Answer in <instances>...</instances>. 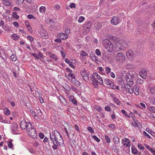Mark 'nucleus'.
Masks as SVG:
<instances>
[{
  "mask_svg": "<svg viewBox=\"0 0 155 155\" xmlns=\"http://www.w3.org/2000/svg\"><path fill=\"white\" fill-rule=\"evenodd\" d=\"M137 150L134 147H132V152L134 154H136L137 153Z\"/></svg>",
  "mask_w": 155,
  "mask_h": 155,
  "instance_id": "864d4df0",
  "label": "nucleus"
},
{
  "mask_svg": "<svg viewBox=\"0 0 155 155\" xmlns=\"http://www.w3.org/2000/svg\"><path fill=\"white\" fill-rule=\"evenodd\" d=\"M132 85H131L130 84H127L126 87L127 91L130 94L132 93Z\"/></svg>",
  "mask_w": 155,
  "mask_h": 155,
  "instance_id": "4be33fe9",
  "label": "nucleus"
},
{
  "mask_svg": "<svg viewBox=\"0 0 155 155\" xmlns=\"http://www.w3.org/2000/svg\"><path fill=\"white\" fill-rule=\"evenodd\" d=\"M134 55L133 52L131 50H129L126 54V56L128 58L133 57Z\"/></svg>",
  "mask_w": 155,
  "mask_h": 155,
  "instance_id": "393cba45",
  "label": "nucleus"
},
{
  "mask_svg": "<svg viewBox=\"0 0 155 155\" xmlns=\"http://www.w3.org/2000/svg\"><path fill=\"white\" fill-rule=\"evenodd\" d=\"M122 143L126 147H130V141L128 138H124L122 140Z\"/></svg>",
  "mask_w": 155,
  "mask_h": 155,
  "instance_id": "ddd939ff",
  "label": "nucleus"
},
{
  "mask_svg": "<svg viewBox=\"0 0 155 155\" xmlns=\"http://www.w3.org/2000/svg\"><path fill=\"white\" fill-rule=\"evenodd\" d=\"M68 76L66 75V77L73 84L76 86H79L80 85V82L77 80L74 75L71 73L68 74Z\"/></svg>",
  "mask_w": 155,
  "mask_h": 155,
  "instance_id": "20e7f679",
  "label": "nucleus"
},
{
  "mask_svg": "<svg viewBox=\"0 0 155 155\" xmlns=\"http://www.w3.org/2000/svg\"><path fill=\"white\" fill-rule=\"evenodd\" d=\"M113 141L114 143L117 144L119 142V139L117 136H115L113 138Z\"/></svg>",
  "mask_w": 155,
  "mask_h": 155,
  "instance_id": "c756f323",
  "label": "nucleus"
},
{
  "mask_svg": "<svg viewBox=\"0 0 155 155\" xmlns=\"http://www.w3.org/2000/svg\"><path fill=\"white\" fill-rule=\"evenodd\" d=\"M103 44L107 51L111 52L114 50V46L108 40L105 39L103 41Z\"/></svg>",
  "mask_w": 155,
  "mask_h": 155,
  "instance_id": "7ed1b4c3",
  "label": "nucleus"
},
{
  "mask_svg": "<svg viewBox=\"0 0 155 155\" xmlns=\"http://www.w3.org/2000/svg\"><path fill=\"white\" fill-rule=\"evenodd\" d=\"M92 138L97 142H99L100 141V140L96 136L94 135L92 136Z\"/></svg>",
  "mask_w": 155,
  "mask_h": 155,
  "instance_id": "5fc2aeb1",
  "label": "nucleus"
},
{
  "mask_svg": "<svg viewBox=\"0 0 155 155\" xmlns=\"http://www.w3.org/2000/svg\"><path fill=\"white\" fill-rule=\"evenodd\" d=\"M105 138L107 143H110L111 141L110 137L107 135H106L105 136Z\"/></svg>",
  "mask_w": 155,
  "mask_h": 155,
  "instance_id": "37998d69",
  "label": "nucleus"
},
{
  "mask_svg": "<svg viewBox=\"0 0 155 155\" xmlns=\"http://www.w3.org/2000/svg\"><path fill=\"white\" fill-rule=\"evenodd\" d=\"M2 28L3 29L7 31H10L11 30L10 27L7 25H5V26H4Z\"/></svg>",
  "mask_w": 155,
  "mask_h": 155,
  "instance_id": "58836bf2",
  "label": "nucleus"
},
{
  "mask_svg": "<svg viewBox=\"0 0 155 155\" xmlns=\"http://www.w3.org/2000/svg\"><path fill=\"white\" fill-rule=\"evenodd\" d=\"M124 76V75H123L124 77V79L126 80L127 83V84L133 85V78L129 74H127V75Z\"/></svg>",
  "mask_w": 155,
  "mask_h": 155,
  "instance_id": "9d476101",
  "label": "nucleus"
},
{
  "mask_svg": "<svg viewBox=\"0 0 155 155\" xmlns=\"http://www.w3.org/2000/svg\"><path fill=\"white\" fill-rule=\"evenodd\" d=\"M148 109L152 113L155 112V107H149Z\"/></svg>",
  "mask_w": 155,
  "mask_h": 155,
  "instance_id": "a19ab883",
  "label": "nucleus"
},
{
  "mask_svg": "<svg viewBox=\"0 0 155 155\" xmlns=\"http://www.w3.org/2000/svg\"><path fill=\"white\" fill-rule=\"evenodd\" d=\"M58 37L62 40H65L68 38V35L65 33H59L58 35Z\"/></svg>",
  "mask_w": 155,
  "mask_h": 155,
  "instance_id": "6ab92c4d",
  "label": "nucleus"
},
{
  "mask_svg": "<svg viewBox=\"0 0 155 155\" xmlns=\"http://www.w3.org/2000/svg\"><path fill=\"white\" fill-rule=\"evenodd\" d=\"M143 133L147 137L150 139L151 138V137L146 131H143Z\"/></svg>",
  "mask_w": 155,
  "mask_h": 155,
  "instance_id": "4d7b16f0",
  "label": "nucleus"
},
{
  "mask_svg": "<svg viewBox=\"0 0 155 155\" xmlns=\"http://www.w3.org/2000/svg\"><path fill=\"white\" fill-rule=\"evenodd\" d=\"M46 22L49 25L51 26H53L54 25V21L49 18H48L46 20Z\"/></svg>",
  "mask_w": 155,
  "mask_h": 155,
  "instance_id": "bb28decb",
  "label": "nucleus"
},
{
  "mask_svg": "<svg viewBox=\"0 0 155 155\" xmlns=\"http://www.w3.org/2000/svg\"><path fill=\"white\" fill-rule=\"evenodd\" d=\"M0 121L3 123H8L10 122L9 120H6L4 117H0Z\"/></svg>",
  "mask_w": 155,
  "mask_h": 155,
  "instance_id": "c85d7f7f",
  "label": "nucleus"
},
{
  "mask_svg": "<svg viewBox=\"0 0 155 155\" xmlns=\"http://www.w3.org/2000/svg\"><path fill=\"white\" fill-rule=\"evenodd\" d=\"M20 126L22 129L26 130L29 129V127H31V124L30 122H26L25 120H22L20 123Z\"/></svg>",
  "mask_w": 155,
  "mask_h": 155,
  "instance_id": "423d86ee",
  "label": "nucleus"
},
{
  "mask_svg": "<svg viewBox=\"0 0 155 155\" xmlns=\"http://www.w3.org/2000/svg\"><path fill=\"white\" fill-rule=\"evenodd\" d=\"M121 112L126 117L128 118H130V116L128 115L127 113L124 110H121Z\"/></svg>",
  "mask_w": 155,
  "mask_h": 155,
  "instance_id": "49530a36",
  "label": "nucleus"
},
{
  "mask_svg": "<svg viewBox=\"0 0 155 155\" xmlns=\"http://www.w3.org/2000/svg\"><path fill=\"white\" fill-rule=\"evenodd\" d=\"M105 72L107 74H108L110 72L111 69L109 67H105Z\"/></svg>",
  "mask_w": 155,
  "mask_h": 155,
  "instance_id": "6e6d98bb",
  "label": "nucleus"
},
{
  "mask_svg": "<svg viewBox=\"0 0 155 155\" xmlns=\"http://www.w3.org/2000/svg\"><path fill=\"white\" fill-rule=\"evenodd\" d=\"M132 93H134L136 95L139 94V91L140 90L139 87L137 85H134L132 89Z\"/></svg>",
  "mask_w": 155,
  "mask_h": 155,
  "instance_id": "f3484780",
  "label": "nucleus"
},
{
  "mask_svg": "<svg viewBox=\"0 0 155 155\" xmlns=\"http://www.w3.org/2000/svg\"><path fill=\"white\" fill-rule=\"evenodd\" d=\"M95 53L98 56L100 55L101 54V51L98 49H97L96 50Z\"/></svg>",
  "mask_w": 155,
  "mask_h": 155,
  "instance_id": "e2e57ef3",
  "label": "nucleus"
},
{
  "mask_svg": "<svg viewBox=\"0 0 155 155\" xmlns=\"http://www.w3.org/2000/svg\"><path fill=\"white\" fill-rule=\"evenodd\" d=\"M136 82L137 84H141L143 83V79L139 78L137 79Z\"/></svg>",
  "mask_w": 155,
  "mask_h": 155,
  "instance_id": "8fccbe9b",
  "label": "nucleus"
},
{
  "mask_svg": "<svg viewBox=\"0 0 155 155\" xmlns=\"http://www.w3.org/2000/svg\"><path fill=\"white\" fill-rule=\"evenodd\" d=\"M128 46L127 42L122 40V42L121 43L120 50H124Z\"/></svg>",
  "mask_w": 155,
  "mask_h": 155,
  "instance_id": "aec40b11",
  "label": "nucleus"
},
{
  "mask_svg": "<svg viewBox=\"0 0 155 155\" xmlns=\"http://www.w3.org/2000/svg\"><path fill=\"white\" fill-rule=\"evenodd\" d=\"M12 15L13 17L17 19H18L19 18V16L17 14L16 12H13L12 14Z\"/></svg>",
  "mask_w": 155,
  "mask_h": 155,
  "instance_id": "603ef678",
  "label": "nucleus"
},
{
  "mask_svg": "<svg viewBox=\"0 0 155 155\" xmlns=\"http://www.w3.org/2000/svg\"><path fill=\"white\" fill-rule=\"evenodd\" d=\"M121 21V20L117 16H115L112 17L110 21L111 24L114 25H117Z\"/></svg>",
  "mask_w": 155,
  "mask_h": 155,
  "instance_id": "6e6552de",
  "label": "nucleus"
},
{
  "mask_svg": "<svg viewBox=\"0 0 155 155\" xmlns=\"http://www.w3.org/2000/svg\"><path fill=\"white\" fill-rule=\"evenodd\" d=\"M87 129L91 133H92L94 132V130L91 127H87Z\"/></svg>",
  "mask_w": 155,
  "mask_h": 155,
  "instance_id": "69168bd1",
  "label": "nucleus"
},
{
  "mask_svg": "<svg viewBox=\"0 0 155 155\" xmlns=\"http://www.w3.org/2000/svg\"><path fill=\"white\" fill-rule=\"evenodd\" d=\"M51 58L55 61H57L58 60L57 56L55 54H52L51 56Z\"/></svg>",
  "mask_w": 155,
  "mask_h": 155,
  "instance_id": "a18cd8bd",
  "label": "nucleus"
},
{
  "mask_svg": "<svg viewBox=\"0 0 155 155\" xmlns=\"http://www.w3.org/2000/svg\"><path fill=\"white\" fill-rule=\"evenodd\" d=\"M18 126L17 124L15 123L12 124L11 126V130L12 131V133L13 134H17L16 131L18 130Z\"/></svg>",
  "mask_w": 155,
  "mask_h": 155,
  "instance_id": "9b49d317",
  "label": "nucleus"
},
{
  "mask_svg": "<svg viewBox=\"0 0 155 155\" xmlns=\"http://www.w3.org/2000/svg\"><path fill=\"white\" fill-rule=\"evenodd\" d=\"M40 34L42 38L46 39L48 38V33L45 30H42L41 31Z\"/></svg>",
  "mask_w": 155,
  "mask_h": 155,
  "instance_id": "a211bd4d",
  "label": "nucleus"
},
{
  "mask_svg": "<svg viewBox=\"0 0 155 155\" xmlns=\"http://www.w3.org/2000/svg\"><path fill=\"white\" fill-rule=\"evenodd\" d=\"M84 18L82 16L79 17L78 21L79 23L82 22L84 20Z\"/></svg>",
  "mask_w": 155,
  "mask_h": 155,
  "instance_id": "09e8293b",
  "label": "nucleus"
},
{
  "mask_svg": "<svg viewBox=\"0 0 155 155\" xmlns=\"http://www.w3.org/2000/svg\"><path fill=\"white\" fill-rule=\"evenodd\" d=\"M28 134L33 138L37 136V132L34 127L31 125V127H29L27 130Z\"/></svg>",
  "mask_w": 155,
  "mask_h": 155,
  "instance_id": "39448f33",
  "label": "nucleus"
},
{
  "mask_svg": "<svg viewBox=\"0 0 155 155\" xmlns=\"http://www.w3.org/2000/svg\"><path fill=\"white\" fill-rule=\"evenodd\" d=\"M150 101L152 105H153L155 106V98H151L150 99Z\"/></svg>",
  "mask_w": 155,
  "mask_h": 155,
  "instance_id": "c03bdc74",
  "label": "nucleus"
},
{
  "mask_svg": "<svg viewBox=\"0 0 155 155\" xmlns=\"http://www.w3.org/2000/svg\"><path fill=\"white\" fill-rule=\"evenodd\" d=\"M95 28L97 30H100L101 28V25L100 23H96L94 25Z\"/></svg>",
  "mask_w": 155,
  "mask_h": 155,
  "instance_id": "cd10ccee",
  "label": "nucleus"
},
{
  "mask_svg": "<svg viewBox=\"0 0 155 155\" xmlns=\"http://www.w3.org/2000/svg\"><path fill=\"white\" fill-rule=\"evenodd\" d=\"M132 124L135 127H138V121L137 120L136 121H134V122H131Z\"/></svg>",
  "mask_w": 155,
  "mask_h": 155,
  "instance_id": "3c124183",
  "label": "nucleus"
},
{
  "mask_svg": "<svg viewBox=\"0 0 155 155\" xmlns=\"http://www.w3.org/2000/svg\"><path fill=\"white\" fill-rule=\"evenodd\" d=\"M108 127L110 128L112 130H114L115 129V126L114 124H110L108 126Z\"/></svg>",
  "mask_w": 155,
  "mask_h": 155,
  "instance_id": "bf43d9fd",
  "label": "nucleus"
},
{
  "mask_svg": "<svg viewBox=\"0 0 155 155\" xmlns=\"http://www.w3.org/2000/svg\"><path fill=\"white\" fill-rule=\"evenodd\" d=\"M104 83L106 85L111 88L112 89H115L114 85L113 82L109 79L106 78L104 80Z\"/></svg>",
  "mask_w": 155,
  "mask_h": 155,
  "instance_id": "f8f14e48",
  "label": "nucleus"
},
{
  "mask_svg": "<svg viewBox=\"0 0 155 155\" xmlns=\"http://www.w3.org/2000/svg\"><path fill=\"white\" fill-rule=\"evenodd\" d=\"M32 55L35 58L37 59H40L41 60V58H42L43 55L42 53L40 51L38 52V54H37L36 53H34L32 54Z\"/></svg>",
  "mask_w": 155,
  "mask_h": 155,
  "instance_id": "412c9836",
  "label": "nucleus"
},
{
  "mask_svg": "<svg viewBox=\"0 0 155 155\" xmlns=\"http://www.w3.org/2000/svg\"><path fill=\"white\" fill-rule=\"evenodd\" d=\"M50 139L53 143L52 148L56 150L58 148V144L60 146H62L64 142L62 137L60 133L58 130H55L53 133L50 134Z\"/></svg>",
  "mask_w": 155,
  "mask_h": 155,
  "instance_id": "f257e3e1",
  "label": "nucleus"
},
{
  "mask_svg": "<svg viewBox=\"0 0 155 155\" xmlns=\"http://www.w3.org/2000/svg\"><path fill=\"white\" fill-rule=\"evenodd\" d=\"M58 98L61 103L64 105H66L67 104V101L64 97L62 96H59Z\"/></svg>",
  "mask_w": 155,
  "mask_h": 155,
  "instance_id": "b1692460",
  "label": "nucleus"
},
{
  "mask_svg": "<svg viewBox=\"0 0 155 155\" xmlns=\"http://www.w3.org/2000/svg\"><path fill=\"white\" fill-rule=\"evenodd\" d=\"M45 6H41L39 8V11L41 13H45Z\"/></svg>",
  "mask_w": 155,
  "mask_h": 155,
  "instance_id": "c9c22d12",
  "label": "nucleus"
},
{
  "mask_svg": "<svg viewBox=\"0 0 155 155\" xmlns=\"http://www.w3.org/2000/svg\"><path fill=\"white\" fill-rule=\"evenodd\" d=\"M64 87L67 91H70L71 89L70 87L67 84H65L64 85Z\"/></svg>",
  "mask_w": 155,
  "mask_h": 155,
  "instance_id": "ea45409f",
  "label": "nucleus"
},
{
  "mask_svg": "<svg viewBox=\"0 0 155 155\" xmlns=\"http://www.w3.org/2000/svg\"><path fill=\"white\" fill-rule=\"evenodd\" d=\"M93 84L95 88L98 87V83L101 85L103 84V82L101 77L97 73H94L90 76Z\"/></svg>",
  "mask_w": 155,
  "mask_h": 155,
  "instance_id": "f03ea898",
  "label": "nucleus"
},
{
  "mask_svg": "<svg viewBox=\"0 0 155 155\" xmlns=\"http://www.w3.org/2000/svg\"><path fill=\"white\" fill-rule=\"evenodd\" d=\"M7 144H8V147L11 149H13L14 148L13 145L11 141H8L7 142Z\"/></svg>",
  "mask_w": 155,
  "mask_h": 155,
  "instance_id": "f704fd0d",
  "label": "nucleus"
},
{
  "mask_svg": "<svg viewBox=\"0 0 155 155\" xmlns=\"http://www.w3.org/2000/svg\"><path fill=\"white\" fill-rule=\"evenodd\" d=\"M92 59L95 62H97L98 61V57L96 56H94V57L93 58V57Z\"/></svg>",
  "mask_w": 155,
  "mask_h": 155,
  "instance_id": "680f3d73",
  "label": "nucleus"
},
{
  "mask_svg": "<svg viewBox=\"0 0 155 155\" xmlns=\"http://www.w3.org/2000/svg\"><path fill=\"white\" fill-rule=\"evenodd\" d=\"M60 53L63 58H64L66 57V54L65 52L63 51H60Z\"/></svg>",
  "mask_w": 155,
  "mask_h": 155,
  "instance_id": "338daca9",
  "label": "nucleus"
},
{
  "mask_svg": "<svg viewBox=\"0 0 155 155\" xmlns=\"http://www.w3.org/2000/svg\"><path fill=\"white\" fill-rule=\"evenodd\" d=\"M71 89L75 93H77L78 92V90L77 88L74 86H71Z\"/></svg>",
  "mask_w": 155,
  "mask_h": 155,
  "instance_id": "13d9d810",
  "label": "nucleus"
},
{
  "mask_svg": "<svg viewBox=\"0 0 155 155\" xmlns=\"http://www.w3.org/2000/svg\"><path fill=\"white\" fill-rule=\"evenodd\" d=\"M140 77L143 79H145L147 77V71L145 69H142L140 72Z\"/></svg>",
  "mask_w": 155,
  "mask_h": 155,
  "instance_id": "2eb2a0df",
  "label": "nucleus"
},
{
  "mask_svg": "<svg viewBox=\"0 0 155 155\" xmlns=\"http://www.w3.org/2000/svg\"><path fill=\"white\" fill-rule=\"evenodd\" d=\"M12 38L15 40H17L19 38V37L16 34H13L11 35Z\"/></svg>",
  "mask_w": 155,
  "mask_h": 155,
  "instance_id": "473e14b6",
  "label": "nucleus"
},
{
  "mask_svg": "<svg viewBox=\"0 0 155 155\" xmlns=\"http://www.w3.org/2000/svg\"><path fill=\"white\" fill-rule=\"evenodd\" d=\"M2 3L6 6H10L11 5V3L9 1V0H1Z\"/></svg>",
  "mask_w": 155,
  "mask_h": 155,
  "instance_id": "a878e982",
  "label": "nucleus"
},
{
  "mask_svg": "<svg viewBox=\"0 0 155 155\" xmlns=\"http://www.w3.org/2000/svg\"><path fill=\"white\" fill-rule=\"evenodd\" d=\"M81 74L85 81H88L89 74L84 69H83L81 70Z\"/></svg>",
  "mask_w": 155,
  "mask_h": 155,
  "instance_id": "1a4fd4ad",
  "label": "nucleus"
},
{
  "mask_svg": "<svg viewBox=\"0 0 155 155\" xmlns=\"http://www.w3.org/2000/svg\"><path fill=\"white\" fill-rule=\"evenodd\" d=\"M122 42V40H120L115 42L114 45V51H119L120 50L121 43Z\"/></svg>",
  "mask_w": 155,
  "mask_h": 155,
  "instance_id": "4468645a",
  "label": "nucleus"
},
{
  "mask_svg": "<svg viewBox=\"0 0 155 155\" xmlns=\"http://www.w3.org/2000/svg\"><path fill=\"white\" fill-rule=\"evenodd\" d=\"M68 98L69 100L71 101L73 104L75 105L77 104V101L75 98L73 96L70 94L69 93H68Z\"/></svg>",
  "mask_w": 155,
  "mask_h": 155,
  "instance_id": "dca6fc26",
  "label": "nucleus"
},
{
  "mask_svg": "<svg viewBox=\"0 0 155 155\" xmlns=\"http://www.w3.org/2000/svg\"><path fill=\"white\" fill-rule=\"evenodd\" d=\"M113 100L115 102V103L117 105H120V102L119 101L118 99H117L116 97H114L113 98Z\"/></svg>",
  "mask_w": 155,
  "mask_h": 155,
  "instance_id": "e433bc0d",
  "label": "nucleus"
},
{
  "mask_svg": "<svg viewBox=\"0 0 155 155\" xmlns=\"http://www.w3.org/2000/svg\"><path fill=\"white\" fill-rule=\"evenodd\" d=\"M150 91L151 94H155V86L150 87Z\"/></svg>",
  "mask_w": 155,
  "mask_h": 155,
  "instance_id": "72a5a7b5",
  "label": "nucleus"
},
{
  "mask_svg": "<svg viewBox=\"0 0 155 155\" xmlns=\"http://www.w3.org/2000/svg\"><path fill=\"white\" fill-rule=\"evenodd\" d=\"M137 146L141 150H144V147L143 145L140 144H138L137 145Z\"/></svg>",
  "mask_w": 155,
  "mask_h": 155,
  "instance_id": "052dcab7",
  "label": "nucleus"
},
{
  "mask_svg": "<svg viewBox=\"0 0 155 155\" xmlns=\"http://www.w3.org/2000/svg\"><path fill=\"white\" fill-rule=\"evenodd\" d=\"M25 25L29 32L31 33H32V30L29 22L28 21H25Z\"/></svg>",
  "mask_w": 155,
  "mask_h": 155,
  "instance_id": "5701e85b",
  "label": "nucleus"
},
{
  "mask_svg": "<svg viewBox=\"0 0 155 155\" xmlns=\"http://www.w3.org/2000/svg\"><path fill=\"white\" fill-rule=\"evenodd\" d=\"M12 59V61H15L17 59V57L14 54H12L10 57Z\"/></svg>",
  "mask_w": 155,
  "mask_h": 155,
  "instance_id": "4c0bfd02",
  "label": "nucleus"
},
{
  "mask_svg": "<svg viewBox=\"0 0 155 155\" xmlns=\"http://www.w3.org/2000/svg\"><path fill=\"white\" fill-rule=\"evenodd\" d=\"M111 148L112 149L114 150V151L117 150V149L115 145L113 144L111 146Z\"/></svg>",
  "mask_w": 155,
  "mask_h": 155,
  "instance_id": "774afa93",
  "label": "nucleus"
},
{
  "mask_svg": "<svg viewBox=\"0 0 155 155\" xmlns=\"http://www.w3.org/2000/svg\"><path fill=\"white\" fill-rule=\"evenodd\" d=\"M91 23L90 21H87L86 22L84 25V27L85 28L88 27H91Z\"/></svg>",
  "mask_w": 155,
  "mask_h": 155,
  "instance_id": "7c9ffc66",
  "label": "nucleus"
},
{
  "mask_svg": "<svg viewBox=\"0 0 155 155\" xmlns=\"http://www.w3.org/2000/svg\"><path fill=\"white\" fill-rule=\"evenodd\" d=\"M146 131H147L150 134L152 135L153 136V134H154L152 130L150 129L149 128H147L146 130Z\"/></svg>",
  "mask_w": 155,
  "mask_h": 155,
  "instance_id": "de8ad7c7",
  "label": "nucleus"
},
{
  "mask_svg": "<svg viewBox=\"0 0 155 155\" xmlns=\"http://www.w3.org/2000/svg\"><path fill=\"white\" fill-rule=\"evenodd\" d=\"M115 58L118 62H123L125 60V55L121 53H117L115 56Z\"/></svg>",
  "mask_w": 155,
  "mask_h": 155,
  "instance_id": "0eeeda50",
  "label": "nucleus"
},
{
  "mask_svg": "<svg viewBox=\"0 0 155 155\" xmlns=\"http://www.w3.org/2000/svg\"><path fill=\"white\" fill-rule=\"evenodd\" d=\"M24 2V0H17V3L18 5H21Z\"/></svg>",
  "mask_w": 155,
  "mask_h": 155,
  "instance_id": "0e129e2a",
  "label": "nucleus"
},
{
  "mask_svg": "<svg viewBox=\"0 0 155 155\" xmlns=\"http://www.w3.org/2000/svg\"><path fill=\"white\" fill-rule=\"evenodd\" d=\"M4 113L6 115H8L10 114V111L8 108H6L4 110Z\"/></svg>",
  "mask_w": 155,
  "mask_h": 155,
  "instance_id": "79ce46f5",
  "label": "nucleus"
},
{
  "mask_svg": "<svg viewBox=\"0 0 155 155\" xmlns=\"http://www.w3.org/2000/svg\"><path fill=\"white\" fill-rule=\"evenodd\" d=\"M87 55L88 54L87 53L84 51H82L81 52L80 55L83 58H84L86 56H87Z\"/></svg>",
  "mask_w": 155,
  "mask_h": 155,
  "instance_id": "2f4dec72",
  "label": "nucleus"
}]
</instances>
